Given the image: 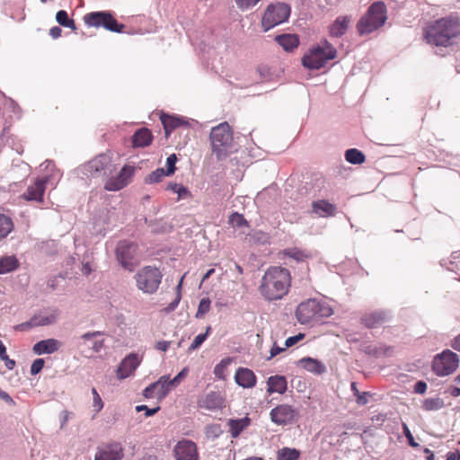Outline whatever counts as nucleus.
<instances>
[{"instance_id":"16","label":"nucleus","mask_w":460,"mask_h":460,"mask_svg":"<svg viewBox=\"0 0 460 460\" xmlns=\"http://www.w3.org/2000/svg\"><path fill=\"white\" fill-rule=\"evenodd\" d=\"M226 399L219 392H210L198 400V406L208 411H217L225 408Z\"/></svg>"},{"instance_id":"21","label":"nucleus","mask_w":460,"mask_h":460,"mask_svg":"<svg viewBox=\"0 0 460 460\" xmlns=\"http://www.w3.org/2000/svg\"><path fill=\"white\" fill-rule=\"evenodd\" d=\"M61 347V342L56 339L50 338L38 341L33 345L32 350L36 355L52 354L58 351Z\"/></svg>"},{"instance_id":"24","label":"nucleus","mask_w":460,"mask_h":460,"mask_svg":"<svg viewBox=\"0 0 460 460\" xmlns=\"http://www.w3.org/2000/svg\"><path fill=\"white\" fill-rule=\"evenodd\" d=\"M267 392L269 394L278 393L283 394L288 389V382L284 376H272L267 380Z\"/></svg>"},{"instance_id":"42","label":"nucleus","mask_w":460,"mask_h":460,"mask_svg":"<svg viewBox=\"0 0 460 460\" xmlns=\"http://www.w3.org/2000/svg\"><path fill=\"white\" fill-rule=\"evenodd\" d=\"M351 390L354 395L357 397V402L360 405H365L368 402V395L369 394L367 392L360 393L356 383H351Z\"/></svg>"},{"instance_id":"37","label":"nucleus","mask_w":460,"mask_h":460,"mask_svg":"<svg viewBox=\"0 0 460 460\" xmlns=\"http://www.w3.org/2000/svg\"><path fill=\"white\" fill-rule=\"evenodd\" d=\"M161 119L166 135L181 124L180 119L172 116H162Z\"/></svg>"},{"instance_id":"63","label":"nucleus","mask_w":460,"mask_h":460,"mask_svg":"<svg viewBox=\"0 0 460 460\" xmlns=\"http://www.w3.org/2000/svg\"><path fill=\"white\" fill-rule=\"evenodd\" d=\"M61 32H62V30L58 27V26H55V27H52L50 30H49V35L53 38V39H58L61 36Z\"/></svg>"},{"instance_id":"6","label":"nucleus","mask_w":460,"mask_h":460,"mask_svg":"<svg viewBox=\"0 0 460 460\" xmlns=\"http://www.w3.org/2000/svg\"><path fill=\"white\" fill-rule=\"evenodd\" d=\"M333 314L329 305L316 299H308L299 304L296 311L297 321L301 324H307L313 321L326 318Z\"/></svg>"},{"instance_id":"35","label":"nucleus","mask_w":460,"mask_h":460,"mask_svg":"<svg viewBox=\"0 0 460 460\" xmlns=\"http://www.w3.org/2000/svg\"><path fill=\"white\" fill-rule=\"evenodd\" d=\"M13 229L12 219L3 214H0V240L5 238Z\"/></svg>"},{"instance_id":"8","label":"nucleus","mask_w":460,"mask_h":460,"mask_svg":"<svg viewBox=\"0 0 460 460\" xmlns=\"http://www.w3.org/2000/svg\"><path fill=\"white\" fill-rule=\"evenodd\" d=\"M290 15V7L283 3L270 4L262 17L261 26L268 31L275 26L286 22Z\"/></svg>"},{"instance_id":"58","label":"nucleus","mask_w":460,"mask_h":460,"mask_svg":"<svg viewBox=\"0 0 460 460\" xmlns=\"http://www.w3.org/2000/svg\"><path fill=\"white\" fill-rule=\"evenodd\" d=\"M181 299V295H176L175 299L173 301H172L165 308L166 312L174 311L177 308Z\"/></svg>"},{"instance_id":"4","label":"nucleus","mask_w":460,"mask_h":460,"mask_svg":"<svg viewBox=\"0 0 460 460\" xmlns=\"http://www.w3.org/2000/svg\"><path fill=\"white\" fill-rule=\"evenodd\" d=\"M387 20V9L384 2H374L358 20L357 31L359 35H367L381 28Z\"/></svg>"},{"instance_id":"45","label":"nucleus","mask_w":460,"mask_h":460,"mask_svg":"<svg viewBox=\"0 0 460 460\" xmlns=\"http://www.w3.org/2000/svg\"><path fill=\"white\" fill-rule=\"evenodd\" d=\"M237 7L246 11L255 6L261 0H234Z\"/></svg>"},{"instance_id":"43","label":"nucleus","mask_w":460,"mask_h":460,"mask_svg":"<svg viewBox=\"0 0 460 460\" xmlns=\"http://www.w3.org/2000/svg\"><path fill=\"white\" fill-rule=\"evenodd\" d=\"M164 176H168L166 171L164 168H157L152 172L147 178L149 183H155L160 181Z\"/></svg>"},{"instance_id":"17","label":"nucleus","mask_w":460,"mask_h":460,"mask_svg":"<svg viewBox=\"0 0 460 460\" xmlns=\"http://www.w3.org/2000/svg\"><path fill=\"white\" fill-rule=\"evenodd\" d=\"M123 448L119 443H111L97 448L94 460H121Z\"/></svg>"},{"instance_id":"64","label":"nucleus","mask_w":460,"mask_h":460,"mask_svg":"<svg viewBox=\"0 0 460 460\" xmlns=\"http://www.w3.org/2000/svg\"><path fill=\"white\" fill-rule=\"evenodd\" d=\"M447 460H460V453L458 451L456 452H448L446 455Z\"/></svg>"},{"instance_id":"19","label":"nucleus","mask_w":460,"mask_h":460,"mask_svg":"<svg viewBox=\"0 0 460 460\" xmlns=\"http://www.w3.org/2000/svg\"><path fill=\"white\" fill-rule=\"evenodd\" d=\"M141 358L135 353L128 355L119 364L117 376L119 379L128 377L139 366Z\"/></svg>"},{"instance_id":"1","label":"nucleus","mask_w":460,"mask_h":460,"mask_svg":"<svg viewBox=\"0 0 460 460\" xmlns=\"http://www.w3.org/2000/svg\"><path fill=\"white\" fill-rule=\"evenodd\" d=\"M290 285L289 270L283 267L273 266L264 272L259 286V292L265 300L275 301L288 294Z\"/></svg>"},{"instance_id":"22","label":"nucleus","mask_w":460,"mask_h":460,"mask_svg":"<svg viewBox=\"0 0 460 460\" xmlns=\"http://www.w3.org/2000/svg\"><path fill=\"white\" fill-rule=\"evenodd\" d=\"M236 384L243 388H252L256 384V376L254 373L245 367H239L234 375Z\"/></svg>"},{"instance_id":"29","label":"nucleus","mask_w":460,"mask_h":460,"mask_svg":"<svg viewBox=\"0 0 460 460\" xmlns=\"http://www.w3.org/2000/svg\"><path fill=\"white\" fill-rule=\"evenodd\" d=\"M275 40L286 50L292 51L299 45L298 36L296 34H282L275 38Z\"/></svg>"},{"instance_id":"34","label":"nucleus","mask_w":460,"mask_h":460,"mask_svg":"<svg viewBox=\"0 0 460 460\" xmlns=\"http://www.w3.org/2000/svg\"><path fill=\"white\" fill-rule=\"evenodd\" d=\"M345 159L349 164H360L364 163L365 155L361 151H359L356 148H351V149H348L345 152Z\"/></svg>"},{"instance_id":"62","label":"nucleus","mask_w":460,"mask_h":460,"mask_svg":"<svg viewBox=\"0 0 460 460\" xmlns=\"http://www.w3.org/2000/svg\"><path fill=\"white\" fill-rule=\"evenodd\" d=\"M93 267L90 263V261H85L83 263V266H82V273L85 276H88L91 274V272L93 271Z\"/></svg>"},{"instance_id":"52","label":"nucleus","mask_w":460,"mask_h":460,"mask_svg":"<svg viewBox=\"0 0 460 460\" xmlns=\"http://www.w3.org/2000/svg\"><path fill=\"white\" fill-rule=\"evenodd\" d=\"M143 395L146 398L156 397V385H155V382L144 389Z\"/></svg>"},{"instance_id":"30","label":"nucleus","mask_w":460,"mask_h":460,"mask_svg":"<svg viewBox=\"0 0 460 460\" xmlns=\"http://www.w3.org/2000/svg\"><path fill=\"white\" fill-rule=\"evenodd\" d=\"M151 131L146 128H140L133 135V146L135 147H145L152 142Z\"/></svg>"},{"instance_id":"47","label":"nucleus","mask_w":460,"mask_h":460,"mask_svg":"<svg viewBox=\"0 0 460 460\" xmlns=\"http://www.w3.org/2000/svg\"><path fill=\"white\" fill-rule=\"evenodd\" d=\"M177 161V157L175 154L170 155L166 159V173L167 175H172L174 173L176 167L175 164Z\"/></svg>"},{"instance_id":"28","label":"nucleus","mask_w":460,"mask_h":460,"mask_svg":"<svg viewBox=\"0 0 460 460\" xmlns=\"http://www.w3.org/2000/svg\"><path fill=\"white\" fill-rule=\"evenodd\" d=\"M58 312L53 310L49 313H40L31 317L32 325L35 327L53 324L57 322Z\"/></svg>"},{"instance_id":"13","label":"nucleus","mask_w":460,"mask_h":460,"mask_svg":"<svg viewBox=\"0 0 460 460\" xmlns=\"http://www.w3.org/2000/svg\"><path fill=\"white\" fill-rule=\"evenodd\" d=\"M137 245L128 241H120L116 249V255L120 265L128 271H132L137 264L135 258Z\"/></svg>"},{"instance_id":"54","label":"nucleus","mask_w":460,"mask_h":460,"mask_svg":"<svg viewBox=\"0 0 460 460\" xmlns=\"http://www.w3.org/2000/svg\"><path fill=\"white\" fill-rule=\"evenodd\" d=\"M159 409H160L159 407L150 409L146 405H138L136 407V411L138 412L145 411L146 417L153 416L159 411Z\"/></svg>"},{"instance_id":"46","label":"nucleus","mask_w":460,"mask_h":460,"mask_svg":"<svg viewBox=\"0 0 460 460\" xmlns=\"http://www.w3.org/2000/svg\"><path fill=\"white\" fill-rule=\"evenodd\" d=\"M93 394V407L96 412H99L103 408V402L95 388H92Z\"/></svg>"},{"instance_id":"25","label":"nucleus","mask_w":460,"mask_h":460,"mask_svg":"<svg viewBox=\"0 0 460 460\" xmlns=\"http://www.w3.org/2000/svg\"><path fill=\"white\" fill-rule=\"evenodd\" d=\"M312 211L318 217H326L334 216L336 211L335 205L324 199H319L312 203Z\"/></svg>"},{"instance_id":"5","label":"nucleus","mask_w":460,"mask_h":460,"mask_svg":"<svg viewBox=\"0 0 460 460\" xmlns=\"http://www.w3.org/2000/svg\"><path fill=\"white\" fill-rule=\"evenodd\" d=\"M337 51L335 48L326 40L321 41L317 46L309 49L303 57L302 64L308 69H320L323 67L329 60L336 58Z\"/></svg>"},{"instance_id":"53","label":"nucleus","mask_w":460,"mask_h":460,"mask_svg":"<svg viewBox=\"0 0 460 460\" xmlns=\"http://www.w3.org/2000/svg\"><path fill=\"white\" fill-rule=\"evenodd\" d=\"M305 334L298 333L297 335L288 337L285 341V347L289 348L296 344L299 341L303 340Z\"/></svg>"},{"instance_id":"39","label":"nucleus","mask_w":460,"mask_h":460,"mask_svg":"<svg viewBox=\"0 0 460 460\" xmlns=\"http://www.w3.org/2000/svg\"><path fill=\"white\" fill-rule=\"evenodd\" d=\"M167 189L176 193L179 199L191 197L190 191L181 184L170 183Z\"/></svg>"},{"instance_id":"20","label":"nucleus","mask_w":460,"mask_h":460,"mask_svg":"<svg viewBox=\"0 0 460 460\" xmlns=\"http://www.w3.org/2000/svg\"><path fill=\"white\" fill-rule=\"evenodd\" d=\"M48 180V177L37 179L33 184L28 186L22 197L28 201L41 202Z\"/></svg>"},{"instance_id":"7","label":"nucleus","mask_w":460,"mask_h":460,"mask_svg":"<svg viewBox=\"0 0 460 460\" xmlns=\"http://www.w3.org/2000/svg\"><path fill=\"white\" fill-rule=\"evenodd\" d=\"M137 287L146 294H154L159 288L162 274L157 268L146 266L135 275Z\"/></svg>"},{"instance_id":"36","label":"nucleus","mask_w":460,"mask_h":460,"mask_svg":"<svg viewBox=\"0 0 460 460\" xmlns=\"http://www.w3.org/2000/svg\"><path fill=\"white\" fill-rule=\"evenodd\" d=\"M444 407V402L439 397L427 398L422 402L423 410L427 411H438Z\"/></svg>"},{"instance_id":"51","label":"nucleus","mask_w":460,"mask_h":460,"mask_svg":"<svg viewBox=\"0 0 460 460\" xmlns=\"http://www.w3.org/2000/svg\"><path fill=\"white\" fill-rule=\"evenodd\" d=\"M285 254L296 261H302L305 258L304 252L297 249H288L285 252Z\"/></svg>"},{"instance_id":"15","label":"nucleus","mask_w":460,"mask_h":460,"mask_svg":"<svg viewBox=\"0 0 460 460\" xmlns=\"http://www.w3.org/2000/svg\"><path fill=\"white\" fill-rule=\"evenodd\" d=\"M134 172V167L123 166L117 176L111 177L106 181L105 189L109 191H117L123 189L131 181Z\"/></svg>"},{"instance_id":"14","label":"nucleus","mask_w":460,"mask_h":460,"mask_svg":"<svg viewBox=\"0 0 460 460\" xmlns=\"http://www.w3.org/2000/svg\"><path fill=\"white\" fill-rule=\"evenodd\" d=\"M298 415V411L291 405L281 404L270 411L271 420L278 425L293 422Z\"/></svg>"},{"instance_id":"10","label":"nucleus","mask_w":460,"mask_h":460,"mask_svg":"<svg viewBox=\"0 0 460 460\" xmlns=\"http://www.w3.org/2000/svg\"><path fill=\"white\" fill-rule=\"evenodd\" d=\"M111 167V158L107 154H102L88 163L83 164L79 171L86 178H99L104 176Z\"/></svg>"},{"instance_id":"50","label":"nucleus","mask_w":460,"mask_h":460,"mask_svg":"<svg viewBox=\"0 0 460 460\" xmlns=\"http://www.w3.org/2000/svg\"><path fill=\"white\" fill-rule=\"evenodd\" d=\"M189 373V368L183 367L181 371L172 379H170L172 381V384L174 385L175 387L179 385V384L187 376Z\"/></svg>"},{"instance_id":"32","label":"nucleus","mask_w":460,"mask_h":460,"mask_svg":"<svg viewBox=\"0 0 460 460\" xmlns=\"http://www.w3.org/2000/svg\"><path fill=\"white\" fill-rule=\"evenodd\" d=\"M229 427V432L233 438H237L241 432L249 426L250 419L244 417L242 419H231L227 422Z\"/></svg>"},{"instance_id":"61","label":"nucleus","mask_w":460,"mask_h":460,"mask_svg":"<svg viewBox=\"0 0 460 460\" xmlns=\"http://www.w3.org/2000/svg\"><path fill=\"white\" fill-rule=\"evenodd\" d=\"M426 389H427V385H426V383H424L422 381L417 382L415 385V387H414V391L417 394H424L426 392Z\"/></svg>"},{"instance_id":"56","label":"nucleus","mask_w":460,"mask_h":460,"mask_svg":"<svg viewBox=\"0 0 460 460\" xmlns=\"http://www.w3.org/2000/svg\"><path fill=\"white\" fill-rule=\"evenodd\" d=\"M286 349V347L282 348V347H279L276 343L272 346L271 349H270V356L267 358V360H270L271 358H273L274 357H276L277 355H279L280 352L284 351Z\"/></svg>"},{"instance_id":"57","label":"nucleus","mask_w":460,"mask_h":460,"mask_svg":"<svg viewBox=\"0 0 460 460\" xmlns=\"http://www.w3.org/2000/svg\"><path fill=\"white\" fill-rule=\"evenodd\" d=\"M31 328H34V326L32 325L31 318L29 321L20 323L15 327V329L20 332H27Z\"/></svg>"},{"instance_id":"41","label":"nucleus","mask_w":460,"mask_h":460,"mask_svg":"<svg viewBox=\"0 0 460 460\" xmlns=\"http://www.w3.org/2000/svg\"><path fill=\"white\" fill-rule=\"evenodd\" d=\"M210 331L211 327L208 326L205 333H200L197 335L192 343L190 344V346L189 347V351H193L197 349L199 346H201V344L206 341Z\"/></svg>"},{"instance_id":"38","label":"nucleus","mask_w":460,"mask_h":460,"mask_svg":"<svg viewBox=\"0 0 460 460\" xmlns=\"http://www.w3.org/2000/svg\"><path fill=\"white\" fill-rule=\"evenodd\" d=\"M299 451L295 448L284 447L279 451L278 460H297Z\"/></svg>"},{"instance_id":"12","label":"nucleus","mask_w":460,"mask_h":460,"mask_svg":"<svg viewBox=\"0 0 460 460\" xmlns=\"http://www.w3.org/2000/svg\"><path fill=\"white\" fill-rule=\"evenodd\" d=\"M101 335H102V332L96 331L86 332L78 338L76 345L84 356L92 357L93 353H98L102 350L103 341L96 340Z\"/></svg>"},{"instance_id":"2","label":"nucleus","mask_w":460,"mask_h":460,"mask_svg":"<svg viewBox=\"0 0 460 460\" xmlns=\"http://www.w3.org/2000/svg\"><path fill=\"white\" fill-rule=\"evenodd\" d=\"M460 35V19L448 16L438 20L428 27L425 38L429 44L447 47L453 44L455 38Z\"/></svg>"},{"instance_id":"49","label":"nucleus","mask_w":460,"mask_h":460,"mask_svg":"<svg viewBox=\"0 0 460 460\" xmlns=\"http://www.w3.org/2000/svg\"><path fill=\"white\" fill-rule=\"evenodd\" d=\"M44 359L42 358L35 359L31 366V374L37 375L40 373L44 367Z\"/></svg>"},{"instance_id":"11","label":"nucleus","mask_w":460,"mask_h":460,"mask_svg":"<svg viewBox=\"0 0 460 460\" xmlns=\"http://www.w3.org/2000/svg\"><path fill=\"white\" fill-rule=\"evenodd\" d=\"M458 365V355L449 349H446L434 358L432 367L438 376H445L455 372Z\"/></svg>"},{"instance_id":"18","label":"nucleus","mask_w":460,"mask_h":460,"mask_svg":"<svg viewBox=\"0 0 460 460\" xmlns=\"http://www.w3.org/2000/svg\"><path fill=\"white\" fill-rule=\"evenodd\" d=\"M176 460H198L197 447L189 440L180 441L174 448Z\"/></svg>"},{"instance_id":"9","label":"nucleus","mask_w":460,"mask_h":460,"mask_svg":"<svg viewBox=\"0 0 460 460\" xmlns=\"http://www.w3.org/2000/svg\"><path fill=\"white\" fill-rule=\"evenodd\" d=\"M84 21L89 27H103L112 32H122L124 24L119 23L108 12H92L84 15Z\"/></svg>"},{"instance_id":"44","label":"nucleus","mask_w":460,"mask_h":460,"mask_svg":"<svg viewBox=\"0 0 460 460\" xmlns=\"http://www.w3.org/2000/svg\"><path fill=\"white\" fill-rule=\"evenodd\" d=\"M210 309V300L208 298H202L199 301L196 317H201L207 314Z\"/></svg>"},{"instance_id":"27","label":"nucleus","mask_w":460,"mask_h":460,"mask_svg":"<svg viewBox=\"0 0 460 460\" xmlns=\"http://www.w3.org/2000/svg\"><path fill=\"white\" fill-rule=\"evenodd\" d=\"M389 317V314L384 311H376L370 314H366L362 317V323L368 328L377 327L379 324L385 322Z\"/></svg>"},{"instance_id":"26","label":"nucleus","mask_w":460,"mask_h":460,"mask_svg":"<svg viewBox=\"0 0 460 460\" xmlns=\"http://www.w3.org/2000/svg\"><path fill=\"white\" fill-rule=\"evenodd\" d=\"M298 366L315 375H321L326 371V367L323 363L318 359L309 357L301 358L298 361Z\"/></svg>"},{"instance_id":"40","label":"nucleus","mask_w":460,"mask_h":460,"mask_svg":"<svg viewBox=\"0 0 460 460\" xmlns=\"http://www.w3.org/2000/svg\"><path fill=\"white\" fill-rule=\"evenodd\" d=\"M223 430L219 424H210L205 428V434L208 438L215 439L217 438Z\"/></svg>"},{"instance_id":"3","label":"nucleus","mask_w":460,"mask_h":460,"mask_svg":"<svg viewBox=\"0 0 460 460\" xmlns=\"http://www.w3.org/2000/svg\"><path fill=\"white\" fill-rule=\"evenodd\" d=\"M209 138L212 154L215 155L218 160L226 158L236 150L233 131L227 122H222L212 128Z\"/></svg>"},{"instance_id":"33","label":"nucleus","mask_w":460,"mask_h":460,"mask_svg":"<svg viewBox=\"0 0 460 460\" xmlns=\"http://www.w3.org/2000/svg\"><path fill=\"white\" fill-rule=\"evenodd\" d=\"M18 260L14 256H6L0 259V274H6L17 269Z\"/></svg>"},{"instance_id":"31","label":"nucleus","mask_w":460,"mask_h":460,"mask_svg":"<svg viewBox=\"0 0 460 460\" xmlns=\"http://www.w3.org/2000/svg\"><path fill=\"white\" fill-rule=\"evenodd\" d=\"M155 385H156V398L158 399H164L172 389L175 388L168 376H162L156 382H155Z\"/></svg>"},{"instance_id":"60","label":"nucleus","mask_w":460,"mask_h":460,"mask_svg":"<svg viewBox=\"0 0 460 460\" xmlns=\"http://www.w3.org/2000/svg\"><path fill=\"white\" fill-rule=\"evenodd\" d=\"M0 399L4 401L6 403L13 405L14 402L13 398L4 391L0 388Z\"/></svg>"},{"instance_id":"48","label":"nucleus","mask_w":460,"mask_h":460,"mask_svg":"<svg viewBox=\"0 0 460 460\" xmlns=\"http://www.w3.org/2000/svg\"><path fill=\"white\" fill-rule=\"evenodd\" d=\"M402 430H403L404 436L406 437V438L409 442V445L412 447H418L419 444L414 441V438L406 423H402Z\"/></svg>"},{"instance_id":"55","label":"nucleus","mask_w":460,"mask_h":460,"mask_svg":"<svg viewBox=\"0 0 460 460\" xmlns=\"http://www.w3.org/2000/svg\"><path fill=\"white\" fill-rule=\"evenodd\" d=\"M56 20L61 26H64V24L69 20L67 13L64 10L58 11L56 14Z\"/></svg>"},{"instance_id":"23","label":"nucleus","mask_w":460,"mask_h":460,"mask_svg":"<svg viewBox=\"0 0 460 460\" xmlns=\"http://www.w3.org/2000/svg\"><path fill=\"white\" fill-rule=\"evenodd\" d=\"M350 22V16L345 15L337 17L330 26V35L336 38L341 37L346 33Z\"/></svg>"},{"instance_id":"59","label":"nucleus","mask_w":460,"mask_h":460,"mask_svg":"<svg viewBox=\"0 0 460 460\" xmlns=\"http://www.w3.org/2000/svg\"><path fill=\"white\" fill-rule=\"evenodd\" d=\"M169 346L170 341H160L155 343V349L164 352H165L168 349Z\"/></svg>"}]
</instances>
